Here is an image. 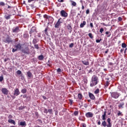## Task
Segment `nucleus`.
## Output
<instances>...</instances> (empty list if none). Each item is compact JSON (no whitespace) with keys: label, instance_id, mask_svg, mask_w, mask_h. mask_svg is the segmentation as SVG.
Masks as SVG:
<instances>
[{"label":"nucleus","instance_id":"f257e3e1","mask_svg":"<svg viewBox=\"0 0 127 127\" xmlns=\"http://www.w3.org/2000/svg\"><path fill=\"white\" fill-rule=\"evenodd\" d=\"M98 83H99V81H98V77L95 75H93L92 77L91 81L90 82V87H94V86H96Z\"/></svg>","mask_w":127,"mask_h":127},{"label":"nucleus","instance_id":"f03ea898","mask_svg":"<svg viewBox=\"0 0 127 127\" xmlns=\"http://www.w3.org/2000/svg\"><path fill=\"white\" fill-rule=\"evenodd\" d=\"M17 50H21V45L20 44H18L14 46V48L12 49V52L14 53L15 51H17Z\"/></svg>","mask_w":127,"mask_h":127},{"label":"nucleus","instance_id":"7ed1b4c3","mask_svg":"<svg viewBox=\"0 0 127 127\" xmlns=\"http://www.w3.org/2000/svg\"><path fill=\"white\" fill-rule=\"evenodd\" d=\"M111 96L114 99H118L120 97V94L118 92H113L111 93Z\"/></svg>","mask_w":127,"mask_h":127},{"label":"nucleus","instance_id":"20e7f679","mask_svg":"<svg viewBox=\"0 0 127 127\" xmlns=\"http://www.w3.org/2000/svg\"><path fill=\"white\" fill-rule=\"evenodd\" d=\"M61 23H62V21L61 20V18H60L58 19L57 23L55 24V28H59V27L61 25Z\"/></svg>","mask_w":127,"mask_h":127},{"label":"nucleus","instance_id":"39448f33","mask_svg":"<svg viewBox=\"0 0 127 127\" xmlns=\"http://www.w3.org/2000/svg\"><path fill=\"white\" fill-rule=\"evenodd\" d=\"M22 52L23 53H25L26 54H30V52L29 51V49L28 47H25L22 50Z\"/></svg>","mask_w":127,"mask_h":127},{"label":"nucleus","instance_id":"423d86ee","mask_svg":"<svg viewBox=\"0 0 127 127\" xmlns=\"http://www.w3.org/2000/svg\"><path fill=\"white\" fill-rule=\"evenodd\" d=\"M3 42H5V43H10V42H12V40L10 37L8 36L5 39L3 40Z\"/></svg>","mask_w":127,"mask_h":127},{"label":"nucleus","instance_id":"0eeeda50","mask_svg":"<svg viewBox=\"0 0 127 127\" xmlns=\"http://www.w3.org/2000/svg\"><path fill=\"white\" fill-rule=\"evenodd\" d=\"M1 92L3 95H8V90L5 88H2L1 89Z\"/></svg>","mask_w":127,"mask_h":127},{"label":"nucleus","instance_id":"6e6552de","mask_svg":"<svg viewBox=\"0 0 127 127\" xmlns=\"http://www.w3.org/2000/svg\"><path fill=\"white\" fill-rule=\"evenodd\" d=\"M61 14L62 16H63V17H67V16H68V14L65 12L64 10H62L61 11Z\"/></svg>","mask_w":127,"mask_h":127},{"label":"nucleus","instance_id":"1a4fd4ad","mask_svg":"<svg viewBox=\"0 0 127 127\" xmlns=\"http://www.w3.org/2000/svg\"><path fill=\"white\" fill-rule=\"evenodd\" d=\"M19 94H20V92H19V89L18 88H16L14 91V96H18Z\"/></svg>","mask_w":127,"mask_h":127},{"label":"nucleus","instance_id":"9d476101","mask_svg":"<svg viewBox=\"0 0 127 127\" xmlns=\"http://www.w3.org/2000/svg\"><path fill=\"white\" fill-rule=\"evenodd\" d=\"M85 116L86 118H93L94 114H93V113H92L91 112H87V113H86Z\"/></svg>","mask_w":127,"mask_h":127},{"label":"nucleus","instance_id":"9b49d317","mask_svg":"<svg viewBox=\"0 0 127 127\" xmlns=\"http://www.w3.org/2000/svg\"><path fill=\"white\" fill-rule=\"evenodd\" d=\"M12 31L14 33L19 32V28H18V27H16L15 28H13L12 29Z\"/></svg>","mask_w":127,"mask_h":127},{"label":"nucleus","instance_id":"f8f14e48","mask_svg":"<svg viewBox=\"0 0 127 127\" xmlns=\"http://www.w3.org/2000/svg\"><path fill=\"white\" fill-rule=\"evenodd\" d=\"M89 96L91 100H95L96 99V97H95L94 94L91 92H89Z\"/></svg>","mask_w":127,"mask_h":127},{"label":"nucleus","instance_id":"ddd939ff","mask_svg":"<svg viewBox=\"0 0 127 127\" xmlns=\"http://www.w3.org/2000/svg\"><path fill=\"white\" fill-rule=\"evenodd\" d=\"M66 28H67L69 32L71 33L72 32V26H71V25L68 24L66 26Z\"/></svg>","mask_w":127,"mask_h":127},{"label":"nucleus","instance_id":"4468645a","mask_svg":"<svg viewBox=\"0 0 127 127\" xmlns=\"http://www.w3.org/2000/svg\"><path fill=\"white\" fill-rule=\"evenodd\" d=\"M107 122L108 124L107 125V127H112V123H111V119L110 118L107 119Z\"/></svg>","mask_w":127,"mask_h":127},{"label":"nucleus","instance_id":"2eb2a0df","mask_svg":"<svg viewBox=\"0 0 127 127\" xmlns=\"http://www.w3.org/2000/svg\"><path fill=\"white\" fill-rule=\"evenodd\" d=\"M11 16V14H5L4 17L5 18V19H10V17Z\"/></svg>","mask_w":127,"mask_h":127},{"label":"nucleus","instance_id":"dca6fc26","mask_svg":"<svg viewBox=\"0 0 127 127\" xmlns=\"http://www.w3.org/2000/svg\"><path fill=\"white\" fill-rule=\"evenodd\" d=\"M124 106H125V103L122 102V103H120L118 107H119V109H123Z\"/></svg>","mask_w":127,"mask_h":127},{"label":"nucleus","instance_id":"f3484780","mask_svg":"<svg viewBox=\"0 0 127 127\" xmlns=\"http://www.w3.org/2000/svg\"><path fill=\"white\" fill-rule=\"evenodd\" d=\"M27 75L29 78H31L33 76V75H32V73L29 71L27 72Z\"/></svg>","mask_w":127,"mask_h":127},{"label":"nucleus","instance_id":"a211bd4d","mask_svg":"<svg viewBox=\"0 0 127 127\" xmlns=\"http://www.w3.org/2000/svg\"><path fill=\"white\" fill-rule=\"evenodd\" d=\"M19 126H21L22 127H26V122H25V121L21 122Z\"/></svg>","mask_w":127,"mask_h":127},{"label":"nucleus","instance_id":"6ab92c4d","mask_svg":"<svg viewBox=\"0 0 127 127\" xmlns=\"http://www.w3.org/2000/svg\"><path fill=\"white\" fill-rule=\"evenodd\" d=\"M8 123L10 124H13V125H14L15 126V121L12 119H10L8 121Z\"/></svg>","mask_w":127,"mask_h":127},{"label":"nucleus","instance_id":"aec40b11","mask_svg":"<svg viewBox=\"0 0 127 127\" xmlns=\"http://www.w3.org/2000/svg\"><path fill=\"white\" fill-rule=\"evenodd\" d=\"M107 112L106 111L104 112V114L102 115V119L103 121L106 120V116Z\"/></svg>","mask_w":127,"mask_h":127},{"label":"nucleus","instance_id":"412c9836","mask_svg":"<svg viewBox=\"0 0 127 127\" xmlns=\"http://www.w3.org/2000/svg\"><path fill=\"white\" fill-rule=\"evenodd\" d=\"M36 30L35 27H33L30 31V34H32Z\"/></svg>","mask_w":127,"mask_h":127},{"label":"nucleus","instance_id":"4be33fe9","mask_svg":"<svg viewBox=\"0 0 127 127\" xmlns=\"http://www.w3.org/2000/svg\"><path fill=\"white\" fill-rule=\"evenodd\" d=\"M85 25H86V21H84L83 22V23H81L80 25V27L81 28H83V27H84V26H85Z\"/></svg>","mask_w":127,"mask_h":127},{"label":"nucleus","instance_id":"5701e85b","mask_svg":"<svg viewBox=\"0 0 127 127\" xmlns=\"http://www.w3.org/2000/svg\"><path fill=\"white\" fill-rule=\"evenodd\" d=\"M82 63H83V65H89V62L86 61H82Z\"/></svg>","mask_w":127,"mask_h":127},{"label":"nucleus","instance_id":"b1692460","mask_svg":"<svg viewBox=\"0 0 127 127\" xmlns=\"http://www.w3.org/2000/svg\"><path fill=\"white\" fill-rule=\"evenodd\" d=\"M38 59L39 60H40V61H42V60H43V59H44V57L43 56V55H41L40 56H39L38 57Z\"/></svg>","mask_w":127,"mask_h":127},{"label":"nucleus","instance_id":"393cba45","mask_svg":"<svg viewBox=\"0 0 127 127\" xmlns=\"http://www.w3.org/2000/svg\"><path fill=\"white\" fill-rule=\"evenodd\" d=\"M70 2L71 3V5H73V6H76L77 3H76V2L73 1V0H70Z\"/></svg>","mask_w":127,"mask_h":127},{"label":"nucleus","instance_id":"a878e982","mask_svg":"<svg viewBox=\"0 0 127 127\" xmlns=\"http://www.w3.org/2000/svg\"><path fill=\"white\" fill-rule=\"evenodd\" d=\"M105 34H106L107 37H110L111 36V32L107 31L105 33Z\"/></svg>","mask_w":127,"mask_h":127},{"label":"nucleus","instance_id":"bb28decb","mask_svg":"<svg viewBox=\"0 0 127 127\" xmlns=\"http://www.w3.org/2000/svg\"><path fill=\"white\" fill-rule=\"evenodd\" d=\"M21 92L22 93V94H25V93L27 92V90H26V88H24L21 90Z\"/></svg>","mask_w":127,"mask_h":127},{"label":"nucleus","instance_id":"cd10ccee","mask_svg":"<svg viewBox=\"0 0 127 127\" xmlns=\"http://www.w3.org/2000/svg\"><path fill=\"white\" fill-rule=\"evenodd\" d=\"M102 125L104 127H107V122L105 121L102 122Z\"/></svg>","mask_w":127,"mask_h":127},{"label":"nucleus","instance_id":"c85d7f7f","mask_svg":"<svg viewBox=\"0 0 127 127\" xmlns=\"http://www.w3.org/2000/svg\"><path fill=\"white\" fill-rule=\"evenodd\" d=\"M78 98L79 100H81L82 98H83V96L82 95V94L79 93L78 94Z\"/></svg>","mask_w":127,"mask_h":127},{"label":"nucleus","instance_id":"c756f323","mask_svg":"<svg viewBox=\"0 0 127 127\" xmlns=\"http://www.w3.org/2000/svg\"><path fill=\"white\" fill-rule=\"evenodd\" d=\"M122 47H123V48H127V44L125 43H122Z\"/></svg>","mask_w":127,"mask_h":127},{"label":"nucleus","instance_id":"7c9ffc66","mask_svg":"<svg viewBox=\"0 0 127 127\" xmlns=\"http://www.w3.org/2000/svg\"><path fill=\"white\" fill-rule=\"evenodd\" d=\"M88 36H89V37L91 39H93V38H94V37L93 36V34H92V33H90L88 34Z\"/></svg>","mask_w":127,"mask_h":127},{"label":"nucleus","instance_id":"2f4dec72","mask_svg":"<svg viewBox=\"0 0 127 127\" xmlns=\"http://www.w3.org/2000/svg\"><path fill=\"white\" fill-rule=\"evenodd\" d=\"M100 93V89H97L95 91H94V94H99Z\"/></svg>","mask_w":127,"mask_h":127},{"label":"nucleus","instance_id":"473e14b6","mask_svg":"<svg viewBox=\"0 0 127 127\" xmlns=\"http://www.w3.org/2000/svg\"><path fill=\"white\" fill-rule=\"evenodd\" d=\"M109 85H110V83H109V81H106L105 86V87H109Z\"/></svg>","mask_w":127,"mask_h":127},{"label":"nucleus","instance_id":"72a5a7b5","mask_svg":"<svg viewBox=\"0 0 127 127\" xmlns=\"http://www.w3.org/2000/svg\"><path fill=\"white\" fill-rule=\"evenodd\" d=\"M0 5H1L2 6H4V5H5V4L3 2H0Z\"/></svg>","mask_w":127,"mask_h":127},{"label":"nucleus","instance_id":"f704fd0d","mask_svg":"<svg viewBox=\"0 0 127 127\" xmlns=\"http://www.w3.org/2000/svg\"><path fill=\"white\" fill-rule=\"evenodd\" d=\"M80 2L81 5H84V3H85V1H83L82 0H80Z\"/></svg>","mask_w":127,"mask_h":127},{"label":"nucleus","instance_id":"c9c22d12","mask_svg":"<svg viewBox=\"0 0 127 127\" xmlns=\"http://www.w3.org/2000/svg\"><path fill=\"white\" fill-rule=\"evenodd\" d=\"M17 74L18 75H20L21 74V71L20 70H18L17 71Z\"/></svg>","mask_w":127,"mask_h":127},{"label":"nucleus","instance_id":"e433bc0d","mask_svg":"<svg viewBox=\"0 0 127 127\" xmlns=\"http://www.w3.org/2000/svg\"><path fill=\"white\" fill-rule=\"evenodd\" d=\"M44 113H45V114H48V110H47V109L46 108H45L44 111Z\"/></svg>","mask_w":127,"mask_h":127},{"label":"nucleus","instance_id":"4c0bfd02","mask_svg":"<svg viewBox=\"0 0 127 127\" xmlns=\"http://www.w3.org/2000/svg\"><path fill=\"white\" fill-rule=\"evenodd\" d=\"M3 80V76H0V82H2Z\"/></svg>","mask_w":127,"mask_h":127},{"label":"nucleus","instance_id":"58836bf2","mask_svg":"<svg viewBox=\"0 0 127 127\" xmlns=\"http://www.w3.org/2000/svg\"><path fill=\"white\" fill-rule=\"evenodd\" d=\"M79 113L78 112V111H75L73 113V114L75 115V116H78V114Z\"/></svg>","mask_w":127,"mask_h":127},{"label":"nucleus","instance_id":"ea45409f","mask_svg":"<svg viewBox=\"0 0 127 127\" xmlns=\"http://www.w3.org/2000/svg\"><path fill=\"white\" fill-rule=\"evenodd\" d=\"M34 47H35V48H36V49H39V47H38V45H35Z\"/></svg>","mask_w":127,"mask_h":127},{"label":"nucleus","instance_id":"a19ab883","mask_svg":"<svg viewBox=\"0 0 127 127\" xmlns=\"http://www.w3.org/2000/svg\"><path fill=\"white\" fill-rule=\"evenodd\" d=\"M86 14H89L90 13V10L89 9H87L86 11Z\"/></svg>","mask_w":127,"mask_h":127},{"label":"nucleus","instance_id":"79ce46f5","mask_svg":"<svg viewBox=\"0 0 127 127\" xmlns=\"http://www.w3.org/2000/svg\"><path fill=\"white\" fill-rule=\"evenodd\" d=\"M100 33H103V32L104 31V29L103 28H101L100 29Z\"/></svg>","mask_w":127,"mask_h":127},{"label":"nucleus","instance_id":"37998d69","mask_svg":"<svg viewBox=\"0 0 127 127\" xmlns=\"http://www.w3.org/2000/svg\"><path fill=\"white\" fill-rule=\"evenodd\" d=\"M101 41H102V39H100V40H96V43H100V42H101Z\"/></svg>","mask_w":127,"mask_h":127},{"label":"nucleus","instance_id":"c03bdc74","mask_svg":"<svg viewBox=\"0 0 127 127\" xmlns=\"http://www.w3.org/2000/svg\"><path fill=\"white\" fill-rule=\"evenodd\" d=\"M118 116H122V112H121V111H118Z\"/></svg>","mask_w":127,"mask_h":127},{"label":"nucleus","instance_id":"a18cd8bd","mask_svg":"<svg viewBox=\"0 0 127 127\" xmlns=\"http://www.w3.org/2000/svg\"><path fill=\"white\" fill-rule=\"evenodd\" d=\"M48 113L51 114L52 113V109H49L48 110Z\"/></svg>","mask_w":127,"mask_h":127},{"label":"nucleus","instance_id":"49530a36","mask_svg":"<svg viewBox=\"0 0 127 127\" xmlns=\"http://www.w3.org/2000/svg\"><path fill=\"white\" fill-rule=\"evenodd\" d=\"M74 46V44L71 43V44L69 45V47L70 48H72Z\"/></svg>","mask_w":127,"mask_h":127},{"label":"nucleus","instance_id":"de8ad7c7","mask_svg":"<svg viewBox=\"0 0 127 127\" xmlns=\"http://www.w3.org/2000/svg\"><path fill=\"white\" fill-rule=\"evenodd\" d=\"M33 43H34V44H36L37 42H36V39H34L33 40Z\"/></svg>","mask_w":127,"mask_h":127},{"label":"nucleus","instance_id":"09e8293b","mask_svg":"<svg viewBox=\"0 0 127 127\" xmlns=\"http://www.w3.org/2000/svg\"><path fill=\"white\" fill-rule=\"evenodd\" d=\"M118 20L119 21H122V20H123V18L121 17H118Z\"/></svg>","mask_w":127,"mask_h":127},{"label":"nucleus","instance_id":"8fccbe9b","mask_svg":"<svg viewBox=\"0 0 127 127\" xmlns=\"http://www.w3.org/2000/svg\"><path fill=\"white\" fill-rule=\"evenodd\" d=\"M44 17L45 18H47V19H48L49 18V17L48 15H44Z\"/></svg>","mask_w":127,"mask_h":127},{"label":"nucleus","instance_id":"3c124183","mask_svg":"<svg viewBox=\"0 0 127 127\" xmlns=\"http://www.w3.org/2000/svg\"><path fill=\"white\" fill-rule=\"evenodd\" d=\"M81 125L82 126V127H86V124H85L84 123H82L81 124Z\"/></svg>","mask_w":127,"mask_h":127},{"label":"nucleus","instance_id":"603ef678","mask_svg":"<svg viewBox=\"0 0 127 127\" xmlns=\"http://www.w3.org/2000/svg\"><path fill=\"white\" fill-rule=\"evenodd\" d=\"M57 72H61V68H58V69H57Z\"/></svg>","mask_w":127,"mask_h":127},{"label":"nucleus","instance_id":"864d4df0","mask_svg":"<svg viewBox=\"0 0 127 127\" xmlns=\"http://www.w3.org/2000/svg\"><path fill=\"white\" fill-rule=\"evenodd\" d=\"M8 119H12V116L9 115L8 117Z\"/></svg>","mask_w":127,"mask_h":127},{"label":"nucleus","instance_id":"5fc2aeb1","mask_svg":"<svg viewBox=\"0 0 127 127\" xmlns=\"http://www.w3.org/2000/svg\"><path fill=\"white\" fill-rule=\"evenodd\" d=\"M23 98L24 99H26V98H27V96H26V95H24L23 96Z\"/></svg>","mask_w":127,"mask_h":127},{"label":"nucleus","instance_id":"6e6d98bb","mask_svg":"<svg viewBox=\"0 0 127 127\" xmlns=\"http://www.w3.org/2000/svg\"><path fill=\"white\" fill-rule=\"evenodd\" d=\"M58 1L59 2H63L64 1V0H58Z\"/></svg>","mask_w":127,"mask_h":127},{"label":"nucleus","instance_id":"4d7b16f0","mask_svg":"<svg viewBox=\"0 0 127 127\" xmlns=\"http://www.w3.org/2000/svg\"><path fill=\"white\" fill-rule=\"evenodd\" d=\"M106 81H110V78H109V77H106Z\"/></svg>","mask_w":127,"mask_h":127},{"label":"nucleus","instance_id":"13d9d810","mask_svg":"<svg viewBox=\"0 0 127 127\" xmlns=\"http://www.w3.org/2000/svg\"><path fill=\"white\" fill-rule=\"evenodd\" d=\"M90 25L91 27H92V28L93 27V23H90Z\"/></svg>","mask_w":127,"mask_h":127},{"label":"nucleus","instance_id":"bf43d9fd","mask_svg":"<svg viewBox=\"0 0 127 127\" xmlns=\"http://www.w3.org/2000/svg\"><path fill=\"white\" fill-rule=\"evenodd\" d=\"M43 99H44V100H47V98H46V97L43 96Z\"/></svg>","mask_w":127,"mask_h":127},{"label":"nucleus","instance_id":"052dcab7","mask_svg":"<svg viewBox=\"0 0 127 127\" xmlns=\"http://www.w3.org/2000/svg\"><path fill=\"white\" fill-rule=\"evenodd\" d=\"M124 50H125V49H121V51H120L121 53H123L124 52Z\"/></svg>","mask_w":127,"mask_h":127},{"label":"nucleus","instance_id":"680f3d73","mask_svg":"<svg viewBox=\"0 0 127 127\" xmlns=\"http://www.w3.org/2000/svg\"><path fill=\"white\" fill-rule=\"evenodd\" d=\"M34 0H28V2H31V1H33Z\"/></svg>","mask_w":127,"mask_h":127},{"label":"nucleus","instance_id":"e2e57ef3","mask_svg":"<svg viewBox=\"0 0 127 127\" xmlns=\"http://www.w3.org/2000/svg\"><path fill=\"white\" fill-rule=\"evenodd\" d=\"M98 125L99 126H100V125H101V122H100V121H99V122H98Z\"/></svg>","mask_w":127,"mask_h":127},{"label":"nucleus","instance_id":"0e129e2a","mask_svg":"<svg viewBox=\"0 0 127 127\" xmlns=\"http://www.w3.org/2000/svg\"><path fill=\"white\" fill-rule=\"evenodd\" d=\"M58 112L57 111H55V115H58Z\"/></svg>","mask_w":127,"mask_h":127},{"label":"nucleus","instance_id":"69168bd1","mask_svg":"<svg viewBox=\"0 0 127 127\" xmlns=\"http://www.w3.org/2000/svg\"><path fill=\"white\" fill-rule=\"evenodd\" d=\"M81 8H82V9H84V8H85V7H84V5H82Z\"/></svg>","mask_w":127,"mask_h":127},{"label":"nucleus","instance_id":"338daca9","mask_svg":"<svg viewBox=\"0 0 127 127\" xmlns=\"http://www.w3.org/2000/svg\"><path fill=\"white\" fill-rule=\"evenodd\" d=\"M103 25H104L105 26H108V25H106V24H105V23H103Z\"/></svg>","mask_w":127,"mask_h":127},{"label":"nucleus","instance_id":"774afa93","mask_svg":"<svg viewBox=\"0 0 127 127\" xmlns=\"http://www.w3.org/2000/svg\"><path fill=\"white\" fill-rule=\"evenodd\" d=\"M7 8H11V6H10L9 5H8Z\"/></svg>","mask_w":127,"mask_h":127}]
</instances>
